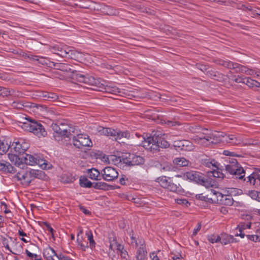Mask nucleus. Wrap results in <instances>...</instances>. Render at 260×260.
I'll return each mask as SVG.
<instances>
[{
    "instance_id": "nucleus-1",
    "label": "nucleus",
    "mask_w": 260,
    "mask_h": 260,
    "mask_svg": "<svg viewBox=\"0 0 260 260\" xmlns=\"http://www.w3.org/2000/svg\"><path fill=\"white\" fill-rule=\"evenodd\" d=\"M136 135L143 140L141 143L142 146L152 153L158 152L160 148H167L170 146V144L162 137V134L160 132H153L146 139L137 134Z\"/></svg>"
},
{
    "instance_id": "nucleus-2",
    "label": "nucleus",
    "mask_w": 260,
    "mask_h": 260,
    "mask_svg": "<svg viewBox=\"0 0 260 260\" xmlns=\"http://www.w3.org/2000/svg\"><path fill=\"white\" fill-rule=\"evenodd\" d=\"M92 130V133L94 134L106 136L115 141L129 137V134L126 131L121 132L111 128L104 127L99 125H93Z\"/></svg>"
},
{
    "instance_id": "nucleus-3",
    "label": "nucleus",
    "mask_w": 260,
    "mask_h": 260,
    "mask_svg": "<svg viewBox=\"0 0 260 260\" xmlns=\"http://www.w3.org/2000/svg\"><path fill=\"white\" fill-rule=\"evenodd\" d=\"M216 63L230 70H235L237 73H244L247 75H254L256 74V76H260V72H256L252 69L248 68L246 66L230 60L218 59L216 61Z\"/></svg>"
},
{
    "instance_id": "nucleus-4",
    "label": "nucleus",
    "mask_w": 260,
    "mask_h": 260,
    "mask_svg": "<svg viewBox=\"0 0 260 260\" xmlns=\"http://www.w3.org/2000/svg\"><path fill=\"white\" fill-rule=\"evenodd\" d=\"M20 126L25 131L32 133L38 137H45L47 135V132L40 122L31 119L29 118H25V121L20 122Z\"/></svg>"
},
{
    "instance_id": "nucleus-5",
    "label": "nucleus",
    "mask_w": 260,
    "mask_h": 260,
    "mask_svg": "<svg viewBox=\"0 0 260 260\" xmlns=\"http://www.w3.org/2000/svg\"><path fill=\"white\" fill-rule=\"evenodd\" d=\"M51 127L54 131L53 137L57 141L61 140L62 138H69L72 135L71 128L66 123L57 121L52 123Z\"/></svg>"
},
{
    "instance_id": "nucleus-6",
    "label": "nucleus",
    "mask_w": 260,
    "mask_h": 260,
    "mask_svg": "<svg viewBox=\"0 0 260 260\" xmlns=\"http://www.w3.org/2000/svg\"><path fill=\"white\" fill-rule=\"evenodd\" d=\"M225 170L232 175L233 177L244 181H246V178L244 177L245 171L236 159L232 158L230 160L229 164L225 165Z\"/></svg>"
},
{
    "instance_id": "nucleus-7",
    "label": "nucleus",
    "mask_w": 260,
    "mask_h": 260,
    "mask_svg": "<svg viewBox=\"0 0 260 260\" xmlns=\"http://www.w3.org/2000/svg\"><path fill=\"white\" fill-rule=\"evenodd\" d=\"M157 182L160 186L168 190L181 194L184 193V189L179 183H175L172 180L169 181L166 176H162L157 178Z\"/></svg>"
},
{
    "instance_id": "nucleus-8",
    "label": "nucleus",
    "mask_w": 260,
    "mask_h": 260,
    "mask_svg": "<svg viewBox=\"0 0 260 260\" xmlns=\"http://www.w3.org/2000/svg\"><path fill=\"white\" fill-rule=\"evenodd\" d=\"M50 51L61 57L73 58L74 50L66 45H55L49 47Z\"/></svg>"
},
{
    "instance_id": "nucleus-9",
    "label": "nucleus",
    "mask_w": 260,
    "mask_h": 260,
    "mask_svg": "<svg viewBox=\"0 0 260 260\" xmlns=\"http://www.w3.org/2000/svg\"><path fill=\"white\" fill-rule=\"evenodd\" d=\"M73 145L79 149L83 147H91L92 143L88 136L83 134L78 135L73 137Z\"/></svg>"
},
{
    "instance_id": "nucleus-10",
    "label": "nucleus",
    "mask_w": 260,
    "mask_h": 260,
    "mask_svg": "<svg viewBox=\"0 0 260 260\" xmlns=\"http://www.w3.org/2000/svg\"><path fill=\"white\" fill-rule=\"evenodd\" d=\"M102 175L104 180L107 181H112L117 178L118 173L115 169L107 167L102 170Z\"/></svg>"
},
{
    "instance_id": "nucleus-11",
    "label": "nucleus",
    "mask_w": 260,
    "mask_h": 260,
    "mask_svg": "<svg viewBox=\"0 0 260 260\" xmlns=\"http://www.w3.org/2000/svg\"><path fill=\"white\" fill-rule=\"evenodd\" d=\"M28 148V144L23 140L14 141L10 146L11 150H13L16 153H23ZM12 151V150H11Z\"/></svg>"
},
{
    "instance_id": "nucleus-12",
    "label": "nucleus",
    "mask_w": 260,
    "mask_h": 260,
    "mask_svg": "<svg viewBox=\"0 0 260 260\" xmlns=\"http://www.w3.org/2000/svg\"><path fill=\"white\" fill-rule=\"evenodd\" d=\"M202 175L200 172L190 171L181 174L176 175L175 177L182 178L183 179L186 180L193 181L198 183Z\"/></svg>"
},
{
    "instance_id": "nucleus-13",
    "label": "nucleus",
    "mask_w": 260,
    "mask_h": 260,
    "mask_svg": "<svg viewBox=\"0 0 260 260\" xmlns=\"http://www.w3.org/2000/svg\"><path fill=\"white\" fill-rule=\"evenodd\" d=\"M71 77L73 79L76 80L79 82L83 83L91 86L92 84H93L94 79V78L92 76L88 75L85 76L80 73H78L77 71H75V74L72 75Z\"/></svg>"
},
{
    "instance_id": "nucleus-14",
    "label": "nucleus",
    "mask_w": 260,
    "mask_h": 260,
    "mask_svg": "<svg viewBox=\"0 0 260 260\" xmlns=\"http://www.w3.org/2000/svg\"><path fill=\"white\" fill-rule=\"evenodd\" d=\"M204 132H202L199 135H197L194 136L192 138V140L196 143L203 145L207 146L209 145L210 143V139L208 137V132L209 130L208 129H204Z\"/></svg>"
},
{
    "instance_id": "nucleus-15",
    "label": "nucleus",
    "mask_w": 260,
    "mask_h": 260,
    "mask_svg": "<svg viewBox=\"0 0 260 260\" xmlns=\"http://www.w3.org/2000/svg\"><path fill=\"white\" fill-rule=\"evenodd\" d=\"M123 163L128 166L141 165L144 163V158L139 155L135 154H129V157L127 158H123Z\"/></svg>"
},
{
    "instance_id": "nucleus-16",
    "label": "nucleus",
    "mask_w": 260,
    "mask_h": 260,
    "mask_svg": "<svg viewBox=\"0 0 260 260\" xmlns=\"http://www.w3.org/2000/svg\"><path fill=\"white\" fill-rule=\"evenodd\" d=\"M208 136L207 138H209V140L211 143H217L219 142H224V136L225 135V134L221 132H211L210 131L208 132Z\"/></svg>"
},
{
    "instance_id": "nucleus-17",
    "label": "nucleus",
    "mask_w": 260,
    "mask_h": 260,
    "mask_svg": "<svg viewBox=\"0 0 260 260\" xmlns=\"http://www.w3.org/2000/svg\"><path fill=\"white\" fill-rule=\"evenodd\" d=\"M224 142L231 145H241V135L239 134H226L224 136Z\"/></svg>"
},
{
    "instance_id": "nucleus-18",
    "label": "nucleus",
    "mask_w": 260,
    "mask_h": 260,
    "mask_svg": "<svg viewBox=\"0 0 260 260\" xmlns=\"http://www.w3.org/2000/svg\"><path fill=\"white\" fill-rule=\"evenodd\" d=\"M173 146L175 147L185 151L190 150L193 148L192 143L186 140L175 141L173 143Z\"/></svg>"
},
{
    "instance_id": "nucleus-19",
    "label": "nucleus",
    "mask_w": 260,
    "mask_h": 260,
    "mask_svg": "<svg viewBox=\"0 0 260 260\" xmlns=\"http://www.w3.org/2000/svg\"><path fill=\"white\" fill-rule=\"evenodd\" d=\"M147 255V251L145 247V242L143 239L139 240V246L137 249L136 258V260H145Z\"/></svg>"
},
{
    "instance_id": "nucleus-20",
    "label": "nucleus",
    "mask_w": 260,
    "mask_h": 260,
    "mask_svg": "<svg viewBox=\"0 0 260 260\" xmlns=\"http://www.w3.org/2000/svg\"><path fill=\"white\" fill-rule=\"evenodd\" d=\"M21 94V92L14 89L0 86V95L3 97L10 95L16 98L20 96Z\"/></svg>"
},
{
    "instance_id": "nucleus-21",
    "label": "nucleus",
    "mask_w": 260,
    "mask_h": 260,
    "mask_svg": "<svg viewBox=\"0 0 260 260\" xmlns=\"http://www.w3.org/2000/svg\"><path fill=\"white\" fill-rule=\"evenodd\" d=\"M18 180L22 181V184L25 186H28L32 181L28 171L25 172H18L16 175Z\"/></svg>"
},
{
    "instance_id": "nucleus-22",
    "label": "nucleus",
    "mask_w": 260,
    "mask_h": 260,
    "mask_svg": "<svg viewBox=\"0 0 260 260\" xmlns=\"http://www.w3.org/2000/svg\"><path fill=\"white\" fill-rule=\"evenodd\" d=\"M50 63L52 64L53 66L56 70L66 72H70L72 73V75L75 74L76 71L73 70L71 68L72 66L69 64L54 62H51Z\"/></svg>"
},
{
    "instance_id": "nucleus-23",
    "label": "nucleus",
    "mask_w": 260,
    "mask_h": 260,
    "mask_svg": "<svg viewBox=\"0 0 260 260\" xmlns=\"http://www.w3.org/2000/svg\"><path fill=\"white\" fill-rule=\"evenodd\" d=\"M106 83L105 81L101 79L94 78L91 89L94 90L104 91L106 85Z\"/></svg>"
},
{
    "instance_id": "nucleus-24",
    "label": "nucleus",
    "mask_w": 260,
    "mask_h": 260,
    "mask_svg": "<svg viewBox=\"0 0 260 260\" xmlns=\"http://www.w3.org/2000/svg\"><path fill=\"white\" fill-rule=\"evenodd\" d=\"M217 201L219 202L221 204H223L226 206H232L233 204V199L231 196L223 194L221 193L218 196V199Z\"/></svg>"
},
{
    "instance_id": "nucleus-25",
    "label": "nucleus",
    "mask_w": 260,
    "mask_h": 260,
    "mask_svg": "<svg viewBox=\"0 0 260 260\" xmlns=\"http://www.w3.org/2000/svg\"><path fill=\"white\" fill-rule=\"evenodd\" d=\"M43 255L46 260H54V257H56L57 259L58 256L55 250L50 247H47L44 250Z\"/></svg>"
},
{
    "instance_id": "nucleus-26",
    "label": "nucleus",
    "mask_w": 260,
    "mask_h": 260,
    "mask_svg": "<svg viewBox=\"0 0 260 260\" xmlns=\"http://www.w3.org/2000/svg\"><path fill=\"white\" fill-rule=\"evenodd\" d=\"M0 171L10 173L15 172L14 167L9 162L5 161H0Z\"/></svg>"
},
{
    "instance_id": "nucleus-27",
    "label": "nucleus",
    "mask_w": 260,
    "mask_h": 260,
    "mask_svg": "<svg viewBox=\"0 0 260 260\" xmlns=\"http://www.w3.org/2000/svg\"><path fill=\"white\" fill-rule=\"evenodd\" d=\"M38 154L34 155L25 153L23 156V160L26 166L27 165L35 166L36 164Z\"/></svg>"
},
{
    "instance_id": "nucleus-28",
    "label": "nucleus",
    "mask_w": 260,
    "mask_h": 260,
    "mask_svg": "<svg viewBox=\"0 0 260 260\" xmlns=\"http://www.w3.org/2000/svg\"><path fill=\"white\" fill-rule=\"evenodd\" d=\"M220 241L222 244L227 245L231 243L236 242L235 239L233 236L229 235L226 234H222L219 236Z\"/></svg>"
},
{
    "instance_id": "nucleus-29",
    "label": "nucleus",
    "mask_w": 260,
    "mask_h": 260,
    "mask_svg": "<svg viewBox=\"0 0 260 260\" xmlns=\"http://www.w3.org/2000/svg\"><path fill=\"white\" fill-rule=\"evenodd\" d=\"M202 163L204 166L209 168H215L218 169V162L214 159L204 158L202 159Z\"/></svg>"
},
{
    "instance_id": "nucleus-30",
    "label": "nucleus",
    "mask_w": 260,
    "mask_h": 260,
    "mask_svg": "<svg viewBox=\"0 0 260 260\" xmlns=\"http://www.w3.org/2000/svg\"><path fill=\"white\" fill-rule=\"evenodd\" d=\"M28 172L29 173L30 176L31 177L32 181L35 178L43 179L45 177V173L42 171L32 169L28 171Z\"/></svg>"
},
{
    "instance_id": "nucleus-31",
    "label": "nucleus",
    "mask_w": 260,
    "mask_h": 260,
    "mask_svg": "<svg viewBox=\"0 0 260 260\" xmlns=\"http://www.w3.org/2000/svg\"><path fill=\"white\" fill-rule=\"evenodd\" d=\"M207 75L210 78L217 81H221L223 79V75L222 74L215 71H208L207 72Z\"/></svg>"
},
{
    "instance_id": "nucleus-32",
    "label": "nucleus",
    "mask_w": 260,
    "mask_h": 260,
    "mask_svg": "<svg viewBox=\"0 0 260 260\" xmlns=\"http://www.w3.org/2000/svg\"><path fill=\"white\" fill-rule=\"evenodd\" d=\"M257 172H253L247 177L246 181L247 183L252 185L256 188V183H257Z\"/></svg>"
},
{
    "instance_id": "nucleus-33",
    "label": "nucleus",
    "mask_w": 260,
    "mask_h": 260,
    "mask_svg": "<svg viewBox=\"0 0 260 260\" xmlns=\"http://www.w3.org/2000/svg\"><path fill=\"white\" fill-rule=\"evenodd\" d=\"M36 165L39 166L43 169H49V165L41 156L38 155Z\"/></svg>"
},
{
    "instance_id": "nucleus-34",
    "label": "nucleus",
    "mask_w": 260,
    "mask_h": 260,
    "mask_svg": "<svg viewBox=\"0 0 260 260\" xmlns=\"http://www.w3.org/2000/svg\"><path fill=\"white\" fill-rule=\"evenodd\" d=\"M247 77H245L241 75H232L230 76L229 78L231 80L237 83H245L246 79Z\"/></svg>"
},
{
    "instance_id": "nucleus-35",
    "label": "nucleus",
    "mask_w": 260,
    "mask_h": 260,
    "mask_svg": "<svg viewBox=\"0 0 260 260\" xmlns=\"http://www.w3.org/2000/svg\"><path fill=\"white\" fill-rule=\"evenodd\" d=\"M88 174L89 177L92 180H101L100 178H99L100 177V173L97 169L92 168L91 169L88 170Z\"/></svg>"
},
{
    "instance_id": "nucleus-36",
    "label": "nucleus",
    "mask_w": 260,
    "mask_h": 260,
    "mask_svg": "<svg viewBox=\"0 0 260 260\" xmlns=\"http://www.w3.org/2000/svg\"><path fill=\"white\" fill-rule=\"evenodd\" d=\"M104 91L116 95L121 93L120 89L116 86L108 85H106Z\"/></svg>"
},
{
    "instance_id": "nucleus-37",
    "label": "nucleus",
    "mask_w": 260,
    "mask_h": 260,
    "mask_svg": "<svg viewBox=\"0 0 260 260\" xmlns=\"http://www.w3.org/2000/svg\"><path fill=\"white\" fill-rule=\"evenodd\" d=\"M246 85H247L250 88H254V87H260V82L252 79L249 77H247L245 81V83Z\"/></svg>"
},
{
    "instance_id": "nucleus-38",
    "label": "nucleus",
    "mask_w": 260,
    "mask_h": 260,
    "mask_svg": "<svg viewBox=\"0 0 260 260\" xmlns=\"http://www.w3.org/2000/svg\"><path fill=\"white\" fill-rule=\"evenodd\" d=\"M173 162L180 167H185L188 166L189 161L184 157H177L174 159Z\"/></svg>"
},
{
    "instance_id": "nucleus-39",
    "label": "nucleus",
    "mask_w": 260,
    "mask_h": 260,
    "mask_svg": "<svg viewBox=\"0 0 260 260\" xmlns=\"http://www.w3.org/2000/svg\"><path fill=\"white\" fill-rule=\"evenodd\" d=\"M79 183L81 187L86 188H90L93 186V184L87 178L81 177L79 180Z\"/></svg>"
},
{
    "instance_id": "nucleus-40",
    "label": "nucleus",
    "mask_w": 260,
    "mask_h": 260,
    "mask_svg": "<svg viewBox=\"0 0 260 260\" xmlns=\"http://www.w3.org/2000/svg\"><path fill=\"white\" fill-rule=\"evenodd\" d=\"M108 160H109V164H112L115 165H118L121 162V158L120 156H117L114 155H109V158H107Z\"/></svg>"
},
{
    "instance_id": "nucleus-41",
    "label": "nucleus",
    "mask_w": 260,
    "mask_h": 260,
    "mask_svg": "<svg viewBox=\"0 0 260 260\" xmlns=\"http://www.w3.org/2000/svg\"><path fill=\"white\" fill-rule=\"evenodd\" d=\"M93 188L96 189H108L109 185L107 183L103 182H97L93 183Z\"/></svg>"
},
{
    "instance_id": "nucleus-42",
    "label": "nucleus",
    "mask_w": 260,
    "mask_h": 260,
    "mask_svg": "<svg viewBox=\"0 0 260 260\" xmlns=\"http://www.w3.org/2000/svg\"><path fill=\"white\" fill-rule=\"evenodd\" d=\"M86 236L89 242L90 247L92 248L95 247V243L93 238V235L91 231L88 230L86 232Z\"/></svg>"
},
{
    "instance_id": "nucleus-43",
    "label": "nucleus",
    "mask_w": 260,
    "mask_h": 260,
    "mask_svg": "<svg viewBox=\"0 0 260 260\" xmlns=\"http://www.w3.org/2000/svg\"><path fill=\"white\" fill-rule=\"evenodd\" d=\"M162 253L160 250L152 252L149 254V257L151 260H160L162 256Z\"/></svg>"
},
{
    "instance_id": "nucleus-44",
    "label": "nucleus",
    "mask_w": 260,
    "mask_h": 260,
    "mask_svg": "<svg viewBox=\"0 0 260 260\" xmlns=\"http://www.w3.org/2000/svg\"><path fill=\"white\" fill-rule=\"evenodd\" d=\"M209 194L204 195L203 193H201L197 194L196 196V199L200 201L211 203L212 201V199L211 198H209Z\"/></svg>"
},
{
    "instance_id": "nucleus-45",
    "label": "nucleus",
    "mask_w": 260,
    "mask_h": 260,
    "mask_svg": "<svg viewBox=\"0 0 260 260\" xmlns=\"http://www.w3.org/2000/svg\"><path fill=\"white\" fill-rule=\"evenodd\" d=\"M198 183L205 186L207 188L212 186L211 184V182L208 181L207 178L204 175H202V177L200 178Z\"/></svg>"
},
{
    "instance_id": "nucleus-46",
    "label": "nucleus",
    "mask_w": 260,
    "mask_h": 260,
    "mask_svg": "<svg viewBox=\"0 0 260 260\" xmlns=\"http://www.w3.org/2000/svg\"><path fill=\"white\" fill-rule=\"evenodd\" d=\"M208 175L210 176H212L213 177L215 178H223L224 175L223 174L219 171V170H214L213 171H211L210 172H208Z\"/></svg>"
},
{
    "instance_id": "nucleus-47",
    "label": "nucleus",
    "mask_w": 260,
    "mask_h": 260,
    "mask_svg": "<svg viewBox=\"0 0 260 260\" xmlns=\"http://www.w3.org/2000/svg\"><path fill=\"white\" fill-rule=\"evenodd\" d=\"M175 201L177 204L181 205L184 207H187L190 205L188 200L184 198H178L175 199Z\"/></svg>"
},
{
    "instance_id": "nucleus-48",
    "label": "nucleus",
    "mask_w": 260,
    "mask_h": 260,
    "mask_svg": "<svg viewBox=\"0 0 260 260\" xmlns=\"http://www.w3.org/2000/svg\"><path fill=\"white\" fill-rule=\"evenodd\" d=\"M251 223L250 222H240L237 226V229H240L241 231H244L246 229H249L251 228Z\"/></svg>"
},
{
    "instance_id": "nucleus-49",
    "label": "nucleus",
    "mask_w": 260,
    "mask_h": 260,
    "mask_svg": "<svg viewBox=\"0 0 260 260\" xmlns=\"http://www.w3.org/2000/svg\"><path fill=\"white\" fill-rule=\"evenodd\" d=\"M241 145L243 146H248L254 145V141L251 139H248L243 137L241 135Z\"/></svg>"
},
{
    "instance_id": "nucleus-50",
    "label": "nucleus",
    "mask_w": 260,
    "mask_h": 260,
    "mask_svg": "<svg viewBox=\"0 0 260 260\" xmlns=\"http://www.w3.org/2000/svg\"><path fill=\"white\" fill-rule=\"evenodd\" d=\"M25 253L27 256H28L31 260H42L41 257L40 255L32 253L27 249L25 250Z\"/></svg>"
},
{
    "instance_id": "nucleus-51",
    "label": "nucleus",
    "mask_w": 260,
    "mask_h": 260,
    "mask_svg": "<svg viewBox=\"0 0 260 260\" xmlns=\"http://www.w3.org/2000/svg\"><path fill=\"white\" fill-rule=\"evenodd\" d=\"M106 13L108 15L116 16L119 14V12L118 10L116 9H114L110 7H107Z\"/></svg>"
},
{
    "instance_id": "nucleus-52",
    "label": "nucleus",
    "mask_w": 260,
    "mask_h": 260,
    "mask_svg": "<svg viewBox=\"0 0 260 260\" xmlns=\"http://www.w3.org/2000/svg\"><path fill=\"white\" fill-rule=\"evenodd\" d=\"M14 164L18 167H19L20 168H21L22 169L26 167L25 162L23 160V156L21 158L18 157V160L15 161Z\"/></svg>"
},
{
    "instance_id": "nucleus-53",
    "label": "nucleus",
    "mask_w": 260,
    "mask_h": 260,
    "mask_svg": "<svg viewBox=\"0 0 260 260\" xmlns=\"http://www.w3.org/2000/svg\"><path fill=\"white\" fill-rule=\"evenodd\" d=\"M9 242H10V241H9V239H8L7 238H4L3 240V241H2V243H3V245H4V246L7 250H8L12 253H13L14 254H16V253L14 252L13 251H12L11 249L10 248L9 245Z\"/></svg>"
},
{
    "instance_id": "nucleus-54",
    "label": "nucleus",
    "mask_w": 260,
    "mask_h": 260,
    "mask_svg": "<svg viewBox=\"0 0 260 260\" xmlns=\"http://www.w3.org/2000/svg\"><path fill=\"white\" fill-rule=\"evenodd\" d=\"M247 238L253 242H257L260 241V236L256 235H246Z\"/></svg>"
},
{
    "instance_id": "nucleus-55",
    "label": "nucleus",
    "mask_w": 260,
    "mask_h": 260,
    "mask_svg": "<svg viewBox=\"0 0 260 260\" xmlns=\"http://www.w3.org/2000/svg\"><path fill=\"white\" fill-rule=\"evenodd\" d=\"M77 242L78 245L80 246L81 249L82 251H85L86 249L88 247V243L86 242L85 244L82 243L81 241H80L79 239V234L77 235Z\"/></svg>"
},
{
    "instance_id": "nucleus-56",
    "label": "nucleus",
    "mask_w": 260,
    "mask_h": 260,
    "mask_svg": "<svg viewBox=\"0 0 260 260\" xmlns=\"http://www.w3.org/2000/svg\"><path fill=\"white\" fill-rule=\"evenodd\" d=\"M259 192L255 190H251L249 191V196L252 199L255 200H257Z\"/></svg>"
},
{
    "instance_id": "nucleus-57",
    "label": "nucleus",
    "mask_w": 260,
    "mask_h": 260,
    "mask_svg": "<svg viewBox=\"0 0 260 260\" xmlns=\"http://www.w3.org/2000/svg\"><path fill=\"white\" fill-rule=\"evenodd\" d=\"M237 8L238 9L242 10L245 11L252 10V7L250 6H246L243 4H241V5L239 4V5H237Z\"/></svg>"
},
{
    "instance_id": "nucleus-58",
    "label": "nucleus",
    "mask_w": 260,
    "mask_h": 260,
    "mask_svg": "<svg viewBox=\"0 0 260 260\" xmlns=\"http://www.w3.org/2000/svg\"><path fill=\"white\" fill-rule=\"evenodd\" d=\"M18 153L16 154H13V153H9L8 154V157L10 160L12 162H15V161H17V160H18V156L17 155Z\"/></svg>"
},
{
    "instance_id": "nucleus-59",
    "label": "nucleus",
    "mask_w": 260,
    "mask_h": 260,
    "mask_svg": "<svg viewBox=\"0 0 260 260\" xmlns=\"http://www.w3.org/2000/svg\"><path fill=\"white\" fill-rule=\"evenodd\" d=\"M209 241L212 243L219 242V236L212 235L209 238Z\"/></svg>"
},
{
    "instance_id": "nucleus-60",
    "label": "nucleus",
    "mask_w": 260,
    "mask_h": 260,
    "mask_svg": "<svg viewBox=\"0 0 260 260\" xmlns=\"http://www.w3.org/2000/svg\"><path fill=\"white\" fill-rule=\"evenodd\" d=\"M12 106L14 108H17V109H22L23 107L25 106L21 103L18 102H15V101L13 102V103L12 104Z\"/></svg>"
},
{
    "instance_id": "nucleus-61",
    "label": "nucleus",
    "mask_w": 260,
    "mask_h": 260,
    "mask_svg": "<svg viewBox=\"0 0 260 260\" xmlns=\"http://www.w3.org/2000/svg\"><path fill=\"white\" fill-rule=\"evenodd\" d=\"M99 156L100 158L102 160V161L109 164V160L107 159V158H109V155H106L105 154L101 153L99 154Z\"/></svg>"
},
{
    "instance_id": "nucleus-62",
    "label": "nucleus",
    "mask_w": 260,
    "mask_h": 260,
    "mask_svg": "<svg viewBox=\"0 0 260 260\" xmlns=\"http://www.w3.org/2000/svg\"><path fill=\"white\" fill-rule=\"evenodd\" d=\"M131 244L133 246L135 247H138L139 246V241H138L135 237H134L133 236L131 237Z\"/></svg>"
},
{
    "instance_id": "nucleus-63",
    "label": "nucleus",
    "mask_w": 260,
    "mask_h": 260,
    "mask_svg": "<svg viewBox=\"0 0 260 260\" xmlns=\"http://www.w3.org/2000/svg\"><path fill=\"white\" fill-rule=\"evenodd\" d=\"M201 129V127H199V126H191L190 127V130L192 133H198V134H199L198 135H199L201 133L200 132V130Z\"/></svg>"
},
{
    "instance_id": "nucleus-64",
    "label": "nucleus",
    "mask_w": 260,
    "mask_h": 260,
    "mask_svg": "<svg viewBox=\"0 0 260 260\" xmlns=\"http://www.w3.org/2000/svg\"><path fill=\"white\" fill-rule=\"evenodd\" d=\"M57 259V260H73L70 257L61 253L58 254V258Z\"/></svg>"
}]
</instances>
